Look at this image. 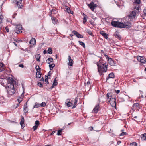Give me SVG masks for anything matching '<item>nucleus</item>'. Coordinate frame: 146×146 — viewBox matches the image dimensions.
Masks as SVG:
<instances>
[{"label":"nucleus","instance_id":"864d4df0","mask_svg":"<svg viewBox=\"0 0 146 146\" xmlns=\"http://www.w3.org/2000/svg\"><path fill=\"white\" fill-rule=\"evenodd\" d=\"M22 100V99H21V98L20 99H17L18 102H19V103Z\"/></svg>","mask_w":146,"mask_h":146},{"label":"nucleus","instance_id":"f704fd0d","mask_svg":"<svg viewBox=\"0 0 146 146\" xmlns=\"http://www.w3.org/2000/svg\"><path fill=\"white\" fill-rule=\"evenodd\" d=\"M131 146H137V143L135 142L131 143L130 144Z\"/></svg>","mask_w":146,"mask_h":146},{"label":"nucleus","instance_id":"09e8293b","mask_svg":"<svg viewBox=\"0 0 146 146\" xmlns=\"http://www.w3.org/2000/svg\"><path fill=\"white\" fill-rule=\"evenodd\" d=\"M143 12H144V15H146V7L144 9Z\"/></svg>","mask_w":146,"mask_h":146},{"label":"nucleus","instance_id":"ea45409f","mask_svg":"<svg viewBox=\"0 0 146 146\" xmlns=\"http://www.w3.org/2000/svg\"><path fill=\"white\" fill-rule=\"evenodd\" d=\"M40 106V104H36L35 103V105L34 106L33 108H37L38 107H39Z\"/></svg>","mask_w":146,"mask_h":146},{"label":"nucleus","instance_id":"338daca9","mask_svg":"<svg viewBox=\"0 0 146 146\" xmlns=\"http://www.w3.org/2000/svg\"><path fill=\"white\" fill-rule=\"evenodd\" d=\"M40 81H44V79L43 78H42L40 80Z\"/></svg>","mask_w":146,"mask_h":146},{"label":"nucleus","instance_id":"5701e85b","mask_svg":"<svg viewBox=\"0 0 146 146\" xmlns=\"http://www.w3.org/2000/svg\"><path fill=\"white\" fill-rule=\"evenodd\" d=\"M53 62V59L52 58H48L46 61V62L48 64H50L51 62Z\"/></svg>","mask_w":146,"mask_h":146},{"label":"nucleus","instance_id":"4d7b16f0","mask_svg":"<svg viewBox=\"0 0 146 146\" xmlns=\"http://www.w3.org/2000/svg\"><path fill=\"white\" fill-rule=\"evenodd\" d=\"M19 66L21 68H23L24 65L23 64H21L19 65Z\"/></svg>","mask_w":146,"mask_h":146},{"label":"nucleus","instance_id":"7ed1b4c3","mask_svg":"<svg viewBox=\"0 0 146 146\" xmlns=\"http://www.w3.org/2000/svg\"><path fill=\"white\" fill-rule=\"evenodd\" d=\"M140 9V7L138 5H137L134 8V10L129 15V18H134L136 15V14L138 13Z\"/></svg>","mask_w":146,"mask_h":146},{"label":"nucleus","instance_id":"4468645a","mask_svg":"<svg viewBox=\"0 0 146 146\" xmlns=\"http://www.w3.org/2000/svg\"><path fill=\"white\" fill-rule=\"evenodd\" d=\"M114 78V75L113 73H110L108 76V77L106 79V82L110 78Z\"/></svg>","mask_w":146,"mask_h":146},{"label":"nucleus","instance_id":"a18cd8bd","mask_svg":"<svg viewBox=\"0 0 146 146\" xmlns=\"http://www.w3.org/2000/svg\"><path fill=\"white\" fill-rule=\"evenodd\" d=\"M83 23L84 24L86 22L87 19L85 17H84L83 19Z\"/></svg>","mask_w":146,"mask_h":146},{"label":"nucleus","instance_id":"052dcab7","mask_svg":"<svg viewBox=\"0 0 146 146\" xmlns=\"http://www.w3.org/2000/svg\"><path fill=\"white\" fill-rule=\"evenodd\" d=\"M121 143V141H117V144L118 145H119Z\"/></svg>","mask_w":146,"mask_h":146},{"label":"nucleus","instance_id":"ddd939ff","mask_svg":"<svg viewBox=\"0 0 146 146\" xmlns=\"http://www.w3.org/2000/svg\"><path fill=\"white\" fill-rule=\"evenodd\" d=\"M124 28H129L131 26V23L128 22H125L124 23Z\"/></svg>","mask_w":146,"mask_h":146},{"label":"nucleus","instance_id":"9d476101","mask_svg":"<svg viewBox=\"0 0 146 146\" xmlns=\"http://www.w3.org/2000/svg\"><path fill=\"white\" fill-rule=\"evenodd\" d=\"M96 6V4H94L93 2L91 3L88 5V6L89 7L90 9L93 11L94 10L95 7Z\"/></svg>","mask_w":146,"mask_h":146},{"label":"nucleus","instance_id":"49530a36","mask_svg":"<svg viewBox=\"0 0 146 146\" xmlns=\"http://www.w3.org/2000/svg\"><path fill=\"white\" fill-rule=\"evenodd\" d=\"M38 127V126L36 125L34 126L33 127V131H35V130H36Z\"/></svg>","mask_w":146,"mask_h":146},{"label":"nucleus","instance_id":"e2e57ef3","mask_svg":"<svg viewBox=\"0 0 146 146\" xmlns=\"http://www.w3.org/2000/svg\"><path fill=\"white\" fill-rule=\"evenodd\" d=\"M3 70V68H0V72H1Z\"/></svg>","mask_w":146,"mask_h":146},{"label":"nucleus","instance_id":"aec40b11","mask_svg":"<svg viewBox=\"0 0 146 146\" xmlns=\"http://www.w3.org/2000/svg\"><path fill=\"white\" fill-rule=\"evenodd\" d=\"M65 9L67 11V12H68L69 13H70L72 14H73V12L72 11H71L70 10V8L69 7H68L67 6H65Z\"/></svg>","mask_w":146,"mask_h":146},{"label":"nucleus","instance_id":"bb28decb","mask_svg":"<svg viewBox=\"0 0 146 146\" xmlns=\"http://www.w3.org/2000/svg\"><path fill=\"white\" fill-rule=\"evenodd\" d=\"M52 22L54 24H56L57 23V20L55 18L52 17Z\"/></svg>","mask_w":146,"mask_h":146},{"label":"nucleus","instance_id":"dca6fc26","mask_svg":"<svg viewBox=\"0 0 146 146\" xmlns=\"http://www.w3.org/2000/svg\"><path fill=\"white\" fill-rule=\"evenodd\" d=\"M68 60L69 63L68 65L69 66H72V65L73 63V61L71 58V57L70 56H68Z\"/></svg>","mask_w":146,"mask_h":146},{"label":"nucleus","instance_id":"cd10ccee","mask_svg":"<svg viewBox=\"0 0 146 146\" xmlns=\"http://www.w3.org/2000/svg\"><path fill=\"white\" fill-rule=\"evenodd\" d=\"M75 101L74 104V105L72 107V108H75L76 106V104L78 101V98L77 97H76L75 99Z\"/></svg>","mask_w":146,"mask_h":146},{"label":"nucleus","instance_id":"f03ea898","mask_svg":"<svg viewBox=\"0 0 146 146\" xmlns=\"http://www.w3.org/2000/svg\"><path fill=\"white\" fill-rule=\"evenodd\" d=\"M108 64L105 63L102 65H99L97 64L98 69L100 74H102V73L104 72H106L107 69Z\"/></svg>","mask_w":146,"mask_h":146},{"label":"nucleus","instance_id":"69168bd1","mask_svg":"<svg viewBox=\"0 0 146 146\" xmlns=\"http://www.w3.org/2000/svg\"><path fill=\"white\" fill-rule=\"evenodd\" d=\"M142 140H146V137H141Z\"/></svg>","mask_w":146,"mask_h":146},{"label":"nucleus","instance_id":"bf43d9fd","mask_svg":"<svg viewBox=\"0 0 146 146\" xmlns=\"http://www.w3.org/2000/svg\"><path fill=\"white\" fill-rule=\"evenodd\" d=\"M45 82H46L47 83V84H49V82H48V79H45Z\"/></svg>","mask_w":146,"mask_h":146},{"label":"nucleus","instance_id":"393cba45","mask_svg":"<svg viewBox=\"0 0 146 146\" xmlns=\"http://www.w3.org/2000/svg\"><path fill=\"white\" fill-rule=\"evenodd\" d=\"M30 44H32L33 45L36 44V40L34 38H32L29 42Z\"/></svg>","mask_w":146,"mask_h":146},{"label":"nucleus","instance_id":"13d9d810","mask_svg":"<svg viewBox=\"0 0 146 146\" xmlns=\"http://www.w3.org/2000/svg\"><path fill=\"white\" fill-rule=\"evenodd\" d=\"M5 29L6 31L7 32H8L9 31V29H8L7 27H5Z\"/></svg>","mask_w":146,"mask_h":146},{"label":"nucleus","instance_id":"a19ab883","mask_svg":"<svg viewBox=\"0 0 146 146\" xmlns=\"http://www.w3.org/2000/svg\"><path fill=\"white\" fill-rule=\"evenodd\" d=\"M126 133L124 132H122L121 133H120L119 135L120 136H123L126 135Z\"/></svg>","mask_w":146,"mask_h":146},{"label":"nucleus","instance_id":"c03bdc74","mask_svg":"<svg viewBox=\"0 0 146 146\" xmlns=\"http://www.w3.org/2000/svg\"><path fill=\"white\" fill-rule=\"evenodd\" d=\"M51 13L55 14L56 13V11L55 9H52L51 12Z\"/></svg>","mask_w":146,"mask_h":146},{"label":"nucleus","instance_id":"412c9836","mask_svg":"<svg viewBox=\"0 0 146 146\" xmlns=\"http://www.w3.org/2000/svg\"><path fill=\"white\" fill-rule=\"evenodd\" d=\"M40 70L37 72L36 74V77L38 78H40L41 77V74L40 73Z\"/></svg>","mask_w":146,"mask_h":146},{"label":"nucleus","instance_id":"c9c22d12","mask_svg":"<svg viewBox=\"0 0 146 146\" xmlns=\"http://www.w3.org/2000/svg\"><path fill=\"white\" fill-rule=\"evenodd\" d=\"M24 113H26L28 112V109L27 108L26 106H24Z\"/></svg>","mask_w":146,"mask_h":146},{"label":"nucleus","instance_id":"58836bf2","mask_svg":"<svg viewBox=\"0 0 146 146\" xmlns=\"http://www.w3.org/2000/svg\"><path fill=\"white\" fill-rule=\"evenodd\" d=\"M3 17L2 15H0V24L2 23Z\"/></svg>","mask_w":146,"mask_h":146},{"label":"nucleus","instance_id":"c756f323","mask_svg":"<svg viewBox=\"0 0 146 146\" xmlns=\"http://www.w3.org/2000/svg\"><path fill=\"white\" fill-rule=\"evenodd\" d=\"M63 130V129H61L60 130H59L58 131L57 135L58 136L60 135L61 134V133L62 131Z\"/></svg>","mask_w":146,"mask_h":146},{"label":"nucleus","instance_id":"603ef678","mask_svg":"<svg viewBox=\"0 0 146 146\" xmlns=\"http://www.w3.org/2000/svg\"><path fill=\"white\" fill-rule=\"evenodd\" d=\"M141 136H142V137H146V133H145L141 135Z\"/></svg>","mask_w":146,"mask_h":146},{"label":"nucleus","instance_id":"4c0bfd02","mask_svg":"<svg viewBox=\"0 0 146 146\" xmlns=\"http://www.w3.org/2000/svg\"><path fill=\"white\" fill-rule=\"evenodd\" d=\"M35 69L37 70V72H38V71H39V70L41 71V69L40 68L39 66L38 65H36V66Z\"/></svg>","mask_w":146,"mask_h":146},{"label":"nucleus","instance_id":"a878e982","mask_svg":"<svg viewBox=\"0 0 146 146\" xmlns=\"http://www.w3.org/2000/svg\"><path fill=\"white\" fill-rule=\"evenodd\" d=\"M24 117L23 116H22L21 117V121L20 122V124L21 125V127H23V124H24Z\"/></svg>","mask_w":146,"mask_h":146},{"label":"nucleus","instance_id":"b1692460","mask_svg":"<svg viewBox=\"0 0 146 146\" xmlns=\"http://www.w3.org/2000/svg\"><path fill=\"white\" fill-rule=\"evenodd\" d=\"M139 104L138 103H135L133 104V105L132 107V109H133V108L135 107V109L139 108Z\"/></svg>","mask_w":146,"mask_h":146},{"label":"nucleus","instance_id":"f8f14e48","mask_svg":"<svg viewBox=\"0 0 146 146\" xmlns=\"http://www.w3.org/2000/svg\"><path fill=\"white\" fill-rule=\"evenodd\" d=\"M113 36H115V38H118L119 40H121V37L119 34L118 32L117 31H116L113 35Z\"/></svg>","mask_w":146,"mask_h":146},{"label":"nucleus","instance_id":"72a5a7b5","mask_svg":"<svg viewBox=\"0 0 146 146\" xmlns=\"http://www.w3.org/2000/svg\"><path fill=\"white\" fill-rule=\"evenodd\" d=\"M140 0H134L133 1V3H135L136 4H138L139 5V4H140Z\"/></svg>","mask_w":146,"mask_h":146},{"label":"nucleus","instance_id":"4be33fe9","mask_svg":"<svg viewBox=\"0 0 146 146\" xmlns=\"http://www.w3.org/2000/svg\"><path fill=\"white\" fill-rule=\"evenodd\" d=\"M40 54H37L35 56L36 60L38 62H40Z\"/></svg>","mask_w":146,"mask_h":146},{"label":"nucleus","instance_id":"5fc2aeb1","mask_svg":"<svg viewBox=\"0 0 146 146\" xmlns=\"http://www.w3.org/2000/svg\"><path fill=\"white\" fill-rule=\"evenodd\" d=\"M3 66V63H0V68H2Z\"/></svg>","mask_w":146,"mask_h":146},{"label":"nucleus","instance_id":"680f3d73","mask_svg":"<svg viewBox=\"0 0 146 146\" xmlns=\"http://www.w3.org/2000/svg\"><path fill=\"white\" fill-rule=\"evenodd\" d=\"M90 82L89 81H88L87 83V85H89L90 84Z\"/></svg>","mask_w":146,"mask_h":146},{"label":"nucleus","instance_id":"8fccbe9b","mask_svg":"<svg viewBox=\"0 0 146 146\" xmlns=\"http://www.w3.org/2000/svg\"><path fill=\"white\" fill-rule=\"evenodd\" d=\"M89 129L90 131H92L93 130V127H90L89 128Z\"/></svg>","mask_w":146,"mask_h":146},{"label":"nucleus","instance_id":"de8ad7c7","mask_svg":"<svg viewBox=\"0 0 146 146\" xmlns=\"http://www.w3.org/2000/svg\"><path fill=\"white\" fill-rule=\"evenodd\" d=\"M38 85L40 87L42 86V85L41 82H38Z\"/></svg>","mask_w":146,"mask_h":146},{"label":"nucleus","instance_id":"0e129e2a","mask_svg":"<svg viewBox=\"0 0 146 146\" xmlns=\"http://www.w3.org/2000/svg\"><path fill=\"white\" fill-rule=\"evenodd\" d=\"M16 42H22V41L21 40H16Z\"/></svg>","mask_w":146,"mask_h":146},{"label":"nucleus","instance_id":"c85d7f7f","mask_svg":"<svg viewBox=\"0 0 146 146\" xmlns=\"http://www.w3.org/2000/svg\"><path fill=\"white\" fill-rule=\"evenodd\" d=\"M47 51L48 53L50 54H51L52 53V48L50 47L48 48L47 50Z\"/></svg>","mask_w":146,"mask_h":146},{"label":"nucleus","instance_id":"37998d69","mask_svg":"<svg viewBox=\"0 0 146 146\" xmlns=\"http://www.w3.org/2000/svg\"><path fill=\"white\" fill-rule=\"evenodd\" d=\"M86 31L90 35H92V32L89 30H87Z\"/></svg>","mask_w":146,"mask_h":146},{"label":"nucleus","instance_id":"a211bd4d","mask_svg":"<svg viewBox=\"0 0 146 146\" xmlns=\"http://www.w3.org/2000/svg\"><path fill=\"white\" fill-rule=\"evenodd\" d=\"M66 104L68 107H70L72 106V103L70 102V100L69 99L66 100Z\"/></svg>","mask_w":146,"mask_h":146},{"label":"nucleus","instance_id":"39448f33","mask_svg":"<svg viewBox=\"0 0 146 146\" xmlns=\"http://www.w3.org/2000/svg\"><path fill=\"white\" fill-rule=\"evenodd\" d=\"M22 27L21 25H16L15 30L16 31V33H19L22 32Z\"/></svg>","mask_w":146,"mask_h":146},{"label":"nucleus","instance_id":"423d86ee","mask_svg":"<svg viewBox=\"0 0 146 146\" xmlns=\"http://www.w3.org/2000/svg\"><path fill=\"white\" fill-rule=\"evenodd\" d=\"M137 58L138 61L141 63H145L146 62L145 59L144 57L138 56H137Z\"/></svg>","mask_w":146,"mask_h":146},{"label":"nucleus","instance_id":"6e6552de","mask_svg":"<svg viewBox=\"0 0 146 146\" xmlns=\"http://www.w3.org/2000/svg\"><path fill=\"white\" fill-rule=\"evenodd\" d=\"M109 102L110 103V105L112 107L115 106L116 105V99L115 98H112L111 100H110V102Z\"/></svg>","mask_w":146,"mask_h":146},{"label":"nucleus","instance_id":"2eb2a0df","mask_svg":"<svg viewBox=\"0 0 146 146\" xmlns=\"http://www.w3.org/2000/svg\"><path fill=\"white\" fill-rule=\"evenodd\" d=\"M108 63L110 64L111 66H114L115 65V62L112 60L111 58H110V59H109L108 60Z\"/></svg>","mask_w":146,"mask_h":146},{"label":"nucleus","instance_id":"9b49d317","mask_svg":"<svg viewBox=\"0 0 146 146\" xmlns=\"http://www.w3.org/2000/svg\"><path fill=\"white\" fill-rule=\"evenodd\" d=\"M112 93H109L107 94L106 96L108 100V102H110V100L112 99Z\"/></svg>","mask_w":146,"mask_h":146},{"label":"nucleus","instance_id":"f257e3e1","mask_svg":"<svg viewBox=\"0 0 146 146\" xmlns=\"http://www.w3.org/2000/svg\"><path fill=\"white\" fill-rule=\"evenodd\" d=\"M8 84L7 87V92L10 95L13 94L15 92V87L16 86V82L12 78H8Z\"/></svg>","mask_w":146,"mask_h":146},{"label":"nucleus","instance_id":"79ce46f5","mask_svg":"<svg viewBox=\"0 0 146 146\" xmlns=\"http://www.w3.org/2000/svg\"><path fill=\"white\" fill-rule=\"evenodd\" d=\"M35 125L38 126L39 125V121L38 120H36L35 121Z\"/></svg>","mask_w":146,"mask_h":146},{"label":"nucleus","instance_id":"774afa93","mask_svg":"<svg viewBox=\"0 0 146 146\" xmlns=\"http://www.w3.org/2000/svg\"><path fill=\"white\" fill-rule=\"evenodd\" d=\"M46 53V50H44V51H43V53L44 54H45Z\"/></svg>","mask_w":146,"mask_h":146},{"label":"nucleus","instance_id":"e433bc0d","mask_svg":"<svg viewBox=\"0 0 146 146\" xmlns=\"http://www.w3.org/2000/svg\"><path fill=\"white\" fill-rule=\"evenodd\" d=\"M40 105L41 107H44L46 105V103L45 102H43L41 104H40Z\"/></svg>","mask_w":146,"mask_h":146},{"label":"nucleus","instance_id":"6ab92c4d","mask_svg":"<svg viewBox=\"0 0 146 146\" xmlns=\"http://www.w3.org/2000/svg\"><path fill=\"white\" fill-rule=\"evenodd\" d=\"M100 33L106 39H107L108 38V34L105 33L104 31H101L100 32Z\"/></svg>","mask_w":146,"mask_h":146},{"label":"nucleus","instance_id":"2f4dec72","mask_svg":"<svg viewBox=\"0 0 146 146\" xmlns=\"http://www.w3.org/2000/svg\"><path fill=\"white\" fill-rule=\"evenodd\" d=\"M78 42L84 48L85 47V44L84 43L80 41H78Z\"/></svg>","mask_w":146,"mask_h":146},{"label":"nucleus","instance_id":"1a4fd4ad","mask_svg":"<svg viewBox=\"0 0 146 146\" xmlns=\"http://www.w3.org/2000/svg\"><path fill=\"white\" fill-rule=\"evenodd\" d=\"M72 33L76 35V36L78 38H82L83 37L81 34L75 31L74 30L72 31Z\"/></svg>","mask_w":146,"mask_h":146},{"label":"nucleus","instance_id":"20e7f679","mask_svg":"<svg viewBox=\"0 0 146 146\" xmlns=\"http://www.w3.org/2000/svg\"><path fill=\"white\" fill-rule=\"evenodd\" d=\"M111 23L112 25L114 27L120 28H124V24L123 23L118 21H112Z\"/></svg>","mask_w":146,"mask_h":146},{"label":"nucleus","instance_id":"7c9ffc66","mask_svg":"<svg viewBox=\"0 0 146 146\" xmlns=\"http://www.w3.org/2000/svg\"><path fill=\"white\" fill-rule=\"evenodd\" d=\"M56 78H55L54 79V81L53 82V85H54L55 86H56L58 84V83L56 80Z\"/></svg>","mask_w":146,"mask_h":146},{"label":"nucleus","instance_id":"f3484780","mask_svg":"<svg viewBox=\"0 0 146 146\" xmlns=\"http://www.w3.org/2000/svg\"><path fill=\"white\" fill-rule=\"evenodd\" d=\"M99 104L97 105L94 108L93 110V112L96 113L99 110Z\"/></svg>","mask_w":146,"mask_h":146},{"label":"nucleus","instance_id":"3c124183","mask_svg":"<svg viewBox=\"0 0 146 146\" xmlns=\"http://www.w3.org/2000/svg\"><path fill=\"white\" fill-rule=\"evenodd\" d=\"M105 56L107 58V59L108 60L109 59H110L111 58H109L108 56L107 55H105Z\"/></svg>","mask_w":146,"mask_h":146},{"label":"nucleus","instance_id":"0eeeda50","mask_svg":"<svg viewBox=\"0 0 146 146\" xmlns=\"http://www.w3.org/2000/svg\"><path fill=\"white\" fill-rule=\"evenodd\" d=\"M23 0H14L13 3H16L18 7L21 8L23 7L21 2Z\"/></svg>","mask_w":146,"mask_h":146},{"label":"nucleus","instance_id":"6e6d98bb","mask_svg":"<svg viewBox=\"0 0 146 146\" xmlns=\"http://www.w3.org/2000/svg\"><path fill=\"white\" fill-rule=\"evenodd\" d=\"M115 92L116 93L118 94L120 92V90H116Z\"/></svg>","mask_w":146,"mask_h":146},{"label":"nucleus","instance_id":"473e14b6","mask_svg":"<svg viewBox=\"0 0 146 146\" xmlns=\"http://www.w3.org/2000/svg\"><path fill=\"white\" fill-rule=\"evenodd\" d=\"M49 66L50 67V69L52 70V68L55 66V65L54 64H49Z\"/></svg>","mask_w":146,"mask_h":146}]
</instances>
